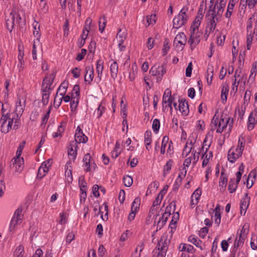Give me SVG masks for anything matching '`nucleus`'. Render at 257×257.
Here are the masks:
<instances>
[{
  "mask_svg": "<svg viewBox=\"0 0 257 257\" xmlns=\"http://www.w3.org/2000/svg\"><path fill=\"white\" fill-rule=\"evenodd\" d=\"M173 163V161L171 159H170L166 163V165H164L163 168V176L165 177L167 174L170 172L171 170V168L172 167Z\"/></svg>",
  "mask_w": 257,
  "mask_h": 257,
  "instance_id": "nucleus-31",
  "label": "nucleus"
},
{
  "mask_svg": "<svg viewBox=\"0 0 257 257\" xmlns=\"http://www.w3.org/2000/svg\"><path fill=\"white\" fill-rule=\"evenodd\" d=\"M170 43L169 40L167 38L165 39L164 42L163 48L162 49V51L163 52V55H165L170 49V47L169 44Z\"/></svg>",
  "mask_w": 257,
  "mask_h": 257,
  "instance_id": "nucleus-44",
  "label": "nucleus"
},
{
  "mask_svg": "<svg viewBox=\"0 0 257 257\" xmlns=\"http://www.w3.org/2000/svg\"><path fill=\"white\" fill-rule=\"evenodd\" d=\"M16 12L12 11L8 16L6 17V25L7 30L11 33L14 29Z\"/></svg>",
  "mask_w": 257,
  "mask_h": 257,
  "instance_id": "nucleus-9",
  "label": "nucleus"
},
{
  "mask_svg": "<svg viewBox=\"0 0 257 257\" xmlns=\"http://www.w3.org/2000/svg\"><path fill=\"white\" fill-rule=\"evenodd\" d=\"M227 177L225 175L224 171L222 170L219 182V186L220 191L223 192L225 191L227 185Z\"/></svg>",
  "mask_w": 257,
  "mask_h": 257,
  "instance_id": "nucleus-18",
  "label": "nucleus"
},
{
  "mask_svg": "<svg viewBox=\"0 0 257 257\" xmlns=\"http://www.w3.org/2000/svg\"><path fill=\"white\" fill-rule=\"evenodd\" d=\"M48 172V169H44V167H40L38 170L37 177L40 179H42L46 175V173H47Z\"/></svg>",
  "mask_w": 257,
  "mask_h": 257,
  "instance_id": "nucleus-46",
  "label": "nucleus"
},
{
  "mask_svg": "<svg viewBox=\"0 0 257 257\" xmlns=\"http://www.w3.org/2000/svg\"><path fill=\"white\" fill-rule=\"evenodd\" d=\"M26 106V100H22L20 97L17 98L16 103L15 110L14 112L10 113L11 114L15 117V122L13 126L14 130H17L20 125V119L22 115Z\"/></svg>",
  "mask_w": 257,
  "mask_h": 257,
  "instance_id": "nucleus-2",
  "label": "nucleus"
},
{
  "mask_svg": "<svg viewBox=\"0 0 257 257\" xmlns=\"http://www.w3.org/2000/svg\"><path fill=\"white\" fill-rule=\"evenodd\" d=\"M207 82L208 84L210 85L212 83L213 77V67L212 66L208 67L207 69Z\"/></svg>",
  "mask_w": 257,
  "mask_h": 257,
  "instance_id": "nucleus-33",
  "label": "nucleus"
},
{
  "mask_svg": "<svg viewBox=\"0 0 257 257\" xmlns=\"http://www.w3.org/2000/svg\"><path fill=\"white\" fill-rule=\"evenodd\" d=\"M91 22H92V20L90 18H87L85 21V26L83 28V31L87 32V33H88L89 29H90Z\"/></svg>",
  "mask_w": 257,
  "mask_h": 257,
  "instance_id": "nucleus-52",
  "label": "nucleus"
},
{
  "mask_svg": "<svg viewBox=\"0 0 257 257\" xmlns=\"http://www.w3.org/2000/svg\"><path fill=\"white\" fill-rule=\"evenodd\" d=\"M199 27H194V23L190 28V37L188 40V43L190 45L191 50H193L200 41V34L198 31Z\"/></svg>",
  "mask_w": 257,
  "mask_h": 257,
  "instance_id": "nucleus-5",
  "label": "nucleus"
},
{
  "mask_svg": "<svg viewBox=\"0 0 257 257\" xmlns=\"http://www.w3.org/2000/svg\"><path fill=\"white\" fill-rule=\"evenodd\" d=\"M220 18L216 16V11L214 10L209 9L206 13L205 17L206 27L204 37L207 40L210 33L215 30L217 23Z\"/></svg>",
  "mask_w": 257,
  "mask_h": 257,
  "instance_id": "nucleus-1",
  "label": "nucleus"
},
{
  "mask_svg": "<svg viewBox=\"0 0 257 257\" xmlns=\"http://www.w3.org/2000/svg\"><path fill=\"white\" fill-rule=\"evenodd\" d=\"M123 181L124 184L126 187H130L133 184V179L128 175H126L123 177Z\"/></svg>",
  "mask_w": 257,
  "mask_h": 257,
  "instance_id": "nucleus-43",
  "label": "nucleus"
},
{
  "mask_svg": "<svg viewBox=\"0 0 257 257\" xmlns=\"http://www.w3.org/2000/svg\"><path fill=\"white\" fill-rule=\"evenodd\" d=\"M233 8H234V6H232V4H231V5L228 4L227 12L225 14V17L226 18L229 19L230 18V17L232 15V13Z\"/></svg>",
  "mask_w": 257,
  "mask_h": 257,
  "instance_id": "nucleus-58",
  "label": "nucleus"
},
{
  "mask_svg": "<svg viewBox=\"0 0 257 257\" xmlns=\"http://www.w3.org/2000/svg\"><path fill=\"white\" fill-rule=\"evenodd\" d=\"M71 73L73 74V76L75 78H77L80 76V69L78 67H75L71 70Z\"/></svg>",
  "mask_w": 257,
  "mask_h": 257,
  "instance_id": "nucleus-59",
  "label": "nucleus"
},
{
  "mask_svg": "<svg viewBox=\"0 0 257 257\" xmlns=\"http://www.w3.org/2000/svg\"><path fill=\"white\" fill-rule=\"evenodd\" d=\"M137 67L135 63L133 64L132 66L131 71L129 74V78L130 81H133L137 75Z\"/></svg>",
  "mask_w": 257,
  "mask_h": 257,
  "instance_id": "nucleus-36",
  "label": "nucleus"
},
{
  "mask_svg": "<svg viewBox=\"0 0 257 257\" xmlns=\"http://www.w3.org/2000/svg\"><path fill=\"white\" fill-rule=\"evenodd\" d=\"M186 43V37L185 34L183 32L179 33L177 34L174 40V44L175 45L176 48H178V44H180L181 45L184 46Z\"/></svg>",
  "mask_w": 257,
  "mask_h": 257,
  "instance_id": "nucleus-15",
  "label": "nucleus"
},
{
  "mask_svg": "<svg viewBox=\"0 0 257 257\" xmlns=\"http://www.w3.org/2000/svg\"><path fill=\"white\" fill-rule=\"evenodd\" d=\"M148 25H153L156 22V15H151L147 17Z\"/></svg>",
  "mask_w": 257,
  "mask_h": 257,
  "instance_id": "nucleus-54",
  "label": "nucleus"
},
{
  "mask_svg": "<svg viewBox=\"0 0 257 257\" xmlns=\"http://www.w3.org/2000/svg\"><path fill=\"white\" fill-rule=\"evenodd\" d=\"M166 72V65L163 63L161 65L155 64L150 70V73L156 77L157 82H160Z\"/></svg>",
  "mask_w": 257,
  "mask_h": 257,
  "instance_id": "nucleus-4",
  "label": "nucleus"
},
{
  "mask_svg": "<svg viewBox=\"0 0 257 257\" xmlns=\"http://www.w3.org/2000/svg\"><path fill=\"white\" fill-rule=\"evenodd\" d=\"M189 141V139H188V142H187L182 153V156L184 157H186L191 152L192 150V147H189L188 146V142Z\"/></svg>",
  "mask_w": 257,
  "mask_h": 257,
  "instance_id": "nucleus-42",
  "label": "nucleus"
},
{
  "mask_svg": "<svg viewBox=\"0 0 257 257\" xmlns=\"http://www.w3.org/2000/svg\"><path fill=\"white\" fill-rule=\"evenodd\" d=\"M24 254V247L22 245L17 246L14 251V257H23Z\"/></svg>",
  "mask_w": 257,
  "mask_h": 257,
  "instance_id": "nucleus-28",
  "label": "nucleus"
},
{
  "mask_svg": "<svg viewBox=\"0 0 257 257\" xmlns=\"http://www.w3.org/2000/svg\"><path fill=\"white\" fill-rule=\"evenodd\" d=\"M170 242H158V244L155 248L159 251L157 257H165L168 249Z\"/></svg>",
  "mask_w": 257,
  "mask_h": 257,
  "instance_id": "nucleus-11",
  "label": "nucleus"
},
{
  "mask_svg": "<svg viewBox=\"0 0 257 257\" xmlns=\"http://www.w3.org/2000/svg\"><path fill=\"white\" fill-rule=\"evenodd\" d=\"M204 13V5L203 2H202L201 3L199 9L198 10V12L196 17L194 23V27L197 28L199 27L201 24V21L203 17V14Z\"/></svg>",
  "mask_w": 257,
  "mask_h": 257,
  "instance_id": "nucleus-12",
  "label": "nucleus"
},
{
  "mask_svg": "<svg viewBox=\"0 0 257 257\" xmlns=\"http://www.w3.org/2000/svg\"><path fill=\"white\" fill-rule=\"evenodd\" d=\"M52 159H48L47 161L44 162L41 167H44V169L47 168L49 170V167H51L52 164Z\"/></svg>",
  "mask_w": 257,
  "mask_h": 257,
  "instance_id": "nucleus-63",
  "label": "nucleus"
},
{
  "mask_svg": "<svg viewBox=\"0 0 257 257\" xmlns=\"http://www.w3.org/2000/svg\"><path fill=\"white\" fill-rule=\"evenodd\" d=\"M103 61L102 59H98L96 63V72L97 73V77L101 80L102 73L103 70Z\"/></svg>",
  "mask_w": 257,
  "mask_h": 257,
  "instance_id": "nucleus-24",
  "label": "nucleus"
},
{
  "mask_svg": "<svg viewBox=\"0 0 257 257\" xmlns=\"http://www.w3.org/2000/svg\"><path fill=\"white\" fill-rule=\"evenodd\" d=\"M15 122V117L13 116L10 113L6 114H3L0 119V125L1 132L3 133L7 134L12 128L13 122Z\"/></svg>",
  "mask_w": 257,
  "mask_h": 257,
  "instance_id": "nucleus-3",
  "label": "nucleus"
},
{
  "mask_svg": "<svg viewBox=\"0 0 257 257\" xmlns=\"http://www.w3.org/2000/svg\"><path fill=\"white\" fill-rule=\"evenodd\" d=\"M140 199L136 198L134 199L132 204L131 211L137 212L140 208Z\"/></svg>",
  "mask_w": 257,
  "mask_h": 257,
  "instance_id": "nucleus-37",
  "label": "nucleus"
},
{
  "mask_svg": "<svg viewBox=\"0 0 257 257\" xmlns=\"http://www.w3.org/2000/svg\"><path fill=\"white\" fill-rule=\"evenodd\" d=\"M250 197L248 196L247 194H245V197L243 198V199L240 202V212L241 214L242 212V211H244V214L246 212V210L247 208L249 205Z\"/></svg>",
  "mask_w": 257,
  "mask_h": 257,
  "instance_id": "nucleus-20",
  "label": "nucleus"
},
{
  "mask_svg": "<svg viewBox=\"0 0 257 257\" xmlns=\"http://www.w3.org/2000/svg\"><path fill=\"white\" fill-rule=\"evenodd\" d=\"M88 138L87 137L82 133V135H77L75 134V141L74 143H76V144H80L81 143H86L87 142Z\"/></svg>",
  "mask_w": 257,
  "mask_h": 257,
  "instance_id": "nucleus-27",
  "label": "nucleus"
},
{
  "mask_svg": "<svg viewBox=\"0 0 257 257\" xmlns=\"http://www.w3.org/2000/svg\"><path fill=\"white\" fill-rule=\"evenodd\" d=\"M53 90V88L49 87V86H47L46 84L42 83V91H43V93H50L51 91Z\"/></svg>",
  "mask_w": 257,
  "mask_h": 257,
  "instance_id": "nucleus-60",
  "label": "nucleus"
},
{
  "mask_svg": "<svg viewBox=\"0 0 257 257\" xmlns=\"http://www.w3.org/2000/svg\"><path fill=\"white\" fill-rule=\"evenodd\" d=\"M106 23V20L105 19L104 16H103L102 17L100 18L99 21V29L101 33H102L104 31L105 25Z\"/></svg>",
  "mask_w": 257,
  "mask_h": 257,
  "instance_id": "nucleus-39",
  "label": "nucleus"
},
{
  "mask_svg": "<svg viewBox=\"0 0 257 257\" xmlns=\"http://www.w3.org/2000/svg\"><path fill=\"white\" fill-rule=\"evenodd\" d=\"M145 143L147 150H149L148 146H150L152 143V133L151 131H146L145 133Z\"/></svg>",
  "mask_w": 257,
  "mask_h": 257,
  "instance_id": "nucleus-30",
  "label": "nucleus"
},
{
  "mask_svg": "<svg viewBox=\"0 0 257 257\" xmlns=\"http://www.w3.org/2000/svg\"><path fill=\"white\" fill-rule=\"evenodd\" d=\"M179 104L178 105V108L182 114L185 116L188 114L189 112V106L188 102L184 99H181L179 100Z\"/></svg>",
  "mask_w": 257,
  "mask_h": 257,
  "instance_id": "nucleus-14",
  "label": "nucleus"
},
{
  "mask_svg": "<svg viewBox=\"0 0 257 257\" xmlns=\"http://www.w3.org/2000/svg\"><path fill=\"white\" fill-rule=\"evenodd\" d=\"M192 63L190 62L186 69L185 75L186 77H189L191 76L192 70Z\"/></svg>",
  "mask_w": 257,
  "mask_h": 257,
  "instance_id": "nucleus-57",
  "label": "nucleus"
},
{
  "mask_svg": "<svg viewBox=\"0 0 257 257\" xmlns=\"http://www.w3.org/2000/svg\"><path fill=\"white\" fill-rule=\"evenodd\" d=\"M50 95V93H43L42 101L44 105L48 103Z\"/></svg>",
  "mask_w": 257,
  "mask_h": 257,
  "instance_id": "nucleus-61",
  "label": "nucleus"
},
{
  "mask_svg": "<svg viewBox=\"0 0 257 257\" xmlns=\"http://www.w3.org/2000/svg\"><path fill=\"white\" fill-rule=\"evenodd\" d=\"M247 232V230H246V229L244 228V227L243 226L242 229L240 230L239 239L238 241H244L246 239Z\"/></svg>",
  "mask_w": 257,
  "mask_h": 257,
  "instance_id": "nucleus-50",
  "label": "nucleus"
},
{
  "mask_svg": "<svg viewBox=\"0 0 257 257\" xmlns=\"http://www.w3.org/2000/svg\"><path fill=\"white\" fill-rule=\"evenodd\" d=\"M62 97L61 96L58 97V91L56 94L54 100V106L56 108H58L61 104Z\"/></svg>",
  "mask_w": 257,
  "mask_h": 257,
  "instance_id": "nucleus-40",
  "label": "nucleus"
},
{
  "mask_svg": "<svg viewBox=\"0 0 257 257\" xmlns=\"http://www.w3.org/2000/svg\"><path fill=\"white\" fill-rule=\"evenodd\" d=\"M90 159L91 156L89 154H86L83 157V161L84 163V165L87 168L86 169V172H89L90 171Z\"/></svg>",
  "mask_w": 257,
  "mask_h": 257,
  "instance_id": "nucleus-34",
  "label": "nucleus"
},
{
  "mask_svg": "<svg viewBox=\"0 0 257 257\" xmlns=\"http://www.w3.org/2000/svg\"><path fill=\"white\" fill-rule=\"evenodd\" d=\"M118 70V65L116 61H113L110 66L111 77L113 79L117 77Z\"/></svg>",
  "mask_w": 257,
  "mask_h": 257,
  "instance_id": "nucleus-22",
  "label": "nucleus"
},
{
  "mask_svg": "<svg viewBox=\"0 0 257 257\" xmlns=\"http://www.w3.org/2000/svg\"><path fill=\"white\" fill-rule=\"evenodd\" d=\"M40 7L41 8V10L44 13H46L48 11V7L45 1L40 3Z\"/></svg>",
  "mask_w": 257,
  "mask_h": 257,
  "instance_id": "nucleus-62",
  "label": "nucleus"
},
{
  "mask_svg": "<svg viewBox=\"0 0 257 257\" xmlns=\"http://www.w3.org/2000/svg\"><path fill=\"white\" fill-rule=\"evenodd\" d=\"M210 147V143L208 145V147L205 148V152H203V154L202 156V159H203L202 166L203 167H204L207 166V165L209 163V159L212 158L213 157V154L211 151L209 152V154H207L209 148Z\"/></svg>",
  "mask_w": 257,
  "mask_h": 257,
  "instance_id": "nucleus-16",
  "label": "nucleus"
},
{
  "mask_svg": "<svg viewBox=\"0 0 257 257\" xmlns=\"http://www.w3.org/2000/svg\"><path fill=\"white\" fill-rule=\"evenodd\" d=\"M79 86L78 85H75L72 91V98H75V96H79Z\"/></svg>",
  "mask_w": 257,
  "mask_h": 257,
  "instance_id": "nucleus-47",
  "label": "nucleus"
},
{
  "mask_svg": "<svg viewBox=\"0 0 257 257\" xmlns=\"http://www.w3.org/2000/svg\"><path fill=\"white\" fill-rule=\"evenodd\" d=\"M86 74L84 77V80L90 84L94 78V69L92 65L87 66L85 67Z\"/></svg>",
  "mask_w": 257,
  "mask_h": 257,
  "instance_id": "nucleus-13",
  "label": "nucleus"
},
{
  "mask_svg": "<svg viewBox=\"0 0 257 257\" xmlns=\"http://www.w3.org/2000/svg\"><path fill=\"white\" fill-rule=\"evenodd\" d=\"M236 153L234 152V151L232 150V149H230L228 153V160L232 163H233L235 162V161L238 158L236 156Z\"/></svg>",
  "mask_w": 257,
  "mask_h": 257,
  "instance_id": "nucleus-35",
  "label": "nucleus"
},
{
  "mask_svg": "<svg viewBox=\"0 0 257 257\" xmlns=\"http://www.w3.org/2000/svg\"><path fill=\"white\" fill-rule=\"evenodd\" d=\"M245 107H243V106H241L240 108L239 107H237L235 108V113H236V112H238V117L242 119H243L245 113Z\"/></svg>",
  "mask_w": 257,
  "mask_h": 257,
  "instance_id": "nucleus-45",
  "label": "nucleus"
},
{
  "mask_svg": "<svg viewBox=\"0 0 257 257\" xmlns=\"http://www.w3.org/2000/svg\"><path fill=\"white\" fill-rule=\"evenodd\" d=\"M93 210L96 213L95 216H98L99 214H101V217L102 219V220H104L105 219L103 217V213L101 211V207L100 205L98 204V205H96L93 207Z\"/></svg>",
  "mask_w": 257,
  "mask_h": 257,
  "instance_id": "nucleus-53",
  "label": "nucleus"
},
{
  "mask_svg": "<svg viewBox=\"0 0 257 257\" xmlns=\"http://www.w3.org/2000/svg\"><path fill=\"white\" fill-rule=\"evenodd\" d=\"M22 212V209L20 208H18L15 211L10 224L9 229L11 231L15 228L16 225L21 223L22 220L21 216Z\"/></svg>",
  "mask_w": 257,
  "mask_h": 257,
  "instance_id": "nucleus-8",
  "label": "nucleus"
},
{
  "mask_svg": "<svg viewBox=\"0 0 257 257\" xmlns=\"http://www.w3.org/2000/svg\"><path fill=\"white\" fill-rule=\"evenodd\" d=\"M55 77V73H52L50 75L46 76L43 80L42 83L46 84L47 86H49L52 84L54 81V79Z\"/></svg>",
  "mask_w": 257,
  "mask_h": 257,
  "instance_id": "nucleus-26",
  "label": "nucleus"
},
{
  "mask_svg": "<svg viewBox=\"0 0 257 257\" xmlns=\"http://www.w3.org/2000/svg\"><path fill=\"white\" fill-rule=\"evenodd\" d=\"M210 3H211V5L210 6V9L214 10L216 11V16L221 18L225 6V2L224 0H220L219 4L217 2L215 3L213 9H211L213 5V0L210 1Z\"/></svg>",
  "mask_w": 257,
  "mask_h": 257,
  "instance_id": "nucleus-10",
  "label": "nucleus"
},
{
  "mask_svg": "<svg viewBox=\"0 0 257 257\" xmlns=\"http://www.w3.org/2000/svg\"><path fill=\"white\" fill-rule=\"evenodd\" d=\"M238 183H237L236 181L235 182L234 179H230L228 186V190L229 192L230 193L234 192L238 187Z\"/></svg>",
  "mask_w": 257,
  "mask_h": 257,
  "instance_id": "nucleus-29",
  "label": "nucleus"
},
{
  "mask_svg": "<svg viewBox=\"0 0 257 257\" xmlns=\"http://www.w3.org/2000/svg\"><path fill=\"white\" fill-rule=\"evenodd\" d=\"M247 38L249 42H253L257 40V23L255 24L254 28H252L251 34L247 32Z\"/></svg>",
  "mask_w": 257,
  "mask_h": 257,
  "instance_id": "nucleus-21",
  "label": "nucleus"
},
{
  "mask_svg": "<svg viewBox=\"0 0 257 257\" xmlns=\"http://www.w3.org/2000/svg\"><path fill=\"white\" fill-rule=\"evenodd\" d=\"M227 126L225 120V117H223L221 115L220 119L219 120L218 124V127L216 130L217 133H221Z\"/></svg>",
  "mask_w": 257,
  "mask_h": 257,
  "instance_id": "nucleus-23",
  "label": "nucleus"
},
{
  "mask_svg": "<svg viewBox=\"0 0 257 257\" xmlns=\"http://www.w3.org/2000/svg\"><path fill=\"white\" fill-rule=\"evenodd\" d=\"M78 146L76 143L74 142H71L70 143L69 146L68 147V155L72 157V159L75 160L77 156V149Z\"/></svg>",
  "mask_w": 257,
  "mask_h": 257,
  "instance_id": "nucleus-17",
  "label": "nucleus"
},
{
  "mask_svg": "<svg viewBox=\"0 0 257 257\" xmlns=\"http://www.w3.org/2000/svg\"><path fill=\"white\" fill-rule=\"evenodd\" d=\"M20 154L16 155L11 161L10 168L16 172H21L24 168V159L20 158Z\"/></svg>",
  "mask_w": 257,
  "mask_h": 257,
  "instance_id": "nucleus-7",
  "label": "nucleus"
},
{
  "mask_svg": "<svg viewBox=\"0 0 257 257\" xmlns=\"http://www.w3.org/2000/svg\"><path fill=\"white\" fill-rule=\"evenodd\" d=\"M160 126V122L159 119H155L153 120V124H152V128L154 131V132L156 133H157L158 132L159 130Z\"/></svg>",
  "mask_w": 257,
  "mask_h": 257,
  "instance_id": "nucleus-41",
  "label": "nucleus"
},
{
  "mask_svg": "<svg viewBox=\"0 0 257 257\" xmlns=\"http://www.w3.org/2000/svg\"><path fill=\"white\" fill-rule=\"evenodd\" d=\"M33 28L34 29L33 34L35 37L37 38V40L40 38V25L36 21L33 24Z\"/></svg>",
  "mask_w": 257,
  "mask_h": 257,
  "instance_id": "nucleus-32",
  "label": "nucleus"
},
{
  "mask_svg": "<svg viewBox=\"0 0 257 257\" xmlns=\"http://www.w3.org/2000/svg\"><path fill=\"white\" fill-rule=\"evenodd\" d=\"M256 114L251 112L248 116L247 122V129L248 131L252 130L254 127V124L256 122Z\"/></svg>",
  "mask_w": 257,
  "mask_h": 257,
  "instance_id": "nucleus-19",
  "label": "nucleus"
},
{
  "mask_svg": "<svg viewBox=\"0 0 257 257\" xmlns=\"http://www.w3.org/2000/svg\"><path fill=\"white\" fill-rule=\"evenodd\" d=\"M68 87V83L65 82H63L61 83L59 88L57 90L58 92L59 91H61L60 93V96H63L65 94L66 92V90Z\"/></svg>",
  "mask_w": 257,
  "mask_h": 257,
  "instance_id": "nucleus-38",
  "label": "nucleus"
},
{
  "mask_svg": "<svg viewBox=\"0 0 257 257\" xmlns=\"http://www.w3.org/2000/svg\"><path fill=\"white\" fill-rule=\"evenodd\" d=\"M208 231V229L207 227H205L201 228L200 231L199 232L198 234L199 237L202 239H206V236H207V234Z\"/></svg>",
  "mask_w": 257,
  "mask_h": 257,
  "instance_id": "nucleus-48",
  "label": "nucleus"
},
{
  "mask_svg": "<svg viewBox=\"0 0 257 257\" xmlns=\"http://www.w3.org/2000/svg\"><path fill=\"white\" fill-rule=\"evenodd\" d=\"M186 11L187 9L185 10L183 8L179 14L174 18L173 22L174 28L179 29L186 23L188 18L186 13Z\"/></svg>",
  "mask_w": 257,
  "mask_h": 257,
  "instance_id": "nucleus-6",
  "label": "nucleus"
},
{
  "mask_svg": "<svg viewBox=\"0 0 257 257\" xmlns=\"http://www.w3.org/2000/svg\"><path fill=\"white\" fill-rule=\"evenodd\" d=\"M229 86L226 84H224L222 86L221 93V99L222 102L224 103V101L226 102L227 100V96L228 93Z\"/></svg>",
  "mask_w": 257,
  "mask_h": 257,
  "instance_id": "nucleus-25",
  "label": "nucleus"
},
{
  "mask_svg": "<svg viewBox=\"0 0 257 257\" xmlns=\"http://www.w3.org/2000/svg\"><path fill=\"white\" fill-rule=\"evenodd\" d=\"M99 190V186L96 184L94 185L92 187L93 194L96 197H98L100 196V194L98 192Z\"/></svg>",
  "mask_w": 257,
  "mask_h": 257,
  "instance_id": "nucleus-64",
  "label": "nucleus"
},
{
  "mask_svg": "<svg viewBox=\"0 0 257 257\" xmlns=\"http://www.w3.org/2000/svg\"><path fill=\"white\" fill-rule=\"evenodd\" d=\"M86 52H87V51L85 49H81V53H79L77 54L76 59L78 61H80L82 60L84 58V56L86 54Z\"/></svg>",
  "mask_w": 257,
  "mask_h": 257,
  "instance_id": "nucleus-55",
  "label": "nucleus"
},
{
  "mask_svg": "<svg viewBox=\"0 0 257 257\" xmlns=\"http://www.w3.org/2000/svg\"><path fill=\"white\" fill-rule=\"evenodd\" d=\"M172 207H173V208H174V211L175 210V208H176V203H175V202L174 201H172V202H171L166 207V210H165V212L164 213H168L170 215L171 214V211L172 210Z\"/></svg>",
  "mask_w": 257,
  "mask_h": 257,
  "instance_id": "nucleus-51",
  "label": "nucleus"
},
{
  "mask_svg": "<svg viewBox=\"0 0 257 257\" xmlns=\"http://www.w3.org/2000/svg\"><path fill=\"white\" fill-rule=\"evenodd\" d=\"M167 152V154H169L170 157L174 154V147L173 142L171 141L169 143Z\"/></svg>",
  "mask_w": 257,
  "mask_h": 257,
  "instance_id": "nucleus-56",
  "label": "nucleus"
},
{
  "mask_svg": "<svg viewBox=\"0 0 257 257\" xmlns=\"http://www.w3.org/2000/svg\"><path fill=\"white\" fill-rule=\"evenodd\" d=\"M202 191L200 188H197L192 194L191 198H195V200H198L200 198Z\"/></svg>",
  "mask_w": 257,
  "mask_h": 257,
  "instance_id": "nucleus-49",
  "label": "nucleus"
}]
</instances>
